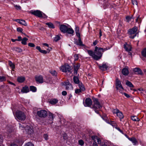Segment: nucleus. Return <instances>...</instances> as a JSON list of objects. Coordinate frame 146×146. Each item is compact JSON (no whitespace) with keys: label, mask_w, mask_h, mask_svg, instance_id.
Segmentation results:
<instances>
[{"label":"nucleus","mask_w":146,"mask_h":146,"mask_svg":"<svg viewBox=\"0 0 146 146\" xmlns=\"http://www.w3.org/2000/svg\"><path fill=\"white\" fill-rule=\"evenodd\" d=\"M48 115L49 117L50 118V120L51 121V122L50 123H52L53 122L54 119V115L50 112H49L48 113Z\"/></svg>","instance_id":"19"},{"label":"nucleus","mask_w":146,"mask_h":146,"mask_svg":"<svg viewBox=\"0 0 146 146\" xmlns=\"http://www.w3.org/2000/svg\"><path fill=\"white\" fill-rule=\"evenodd\" d=\"M25 129L27 133L31 135L33 133V128L30 127L29 126H27L25 127Z\"/></svg>","instance_id":"7"},{"label":"nucleus","mask_w":146,"mask_h":146,"mask_svg":"<svg viewBox=\"0 0 146 146\" xmlns=\"http://www.w3.org/2000/svg\"><path fill=\"white\" fill-rule=\"evenodd\" d=\"M115 128L116 129H117L118 131H120L121 133H122L123 134V131L121 130L120 128L118 127H115Z\"/></svg>","instance_id":"58"},{"label":"nucleus","mask_w":146,"mask_h":146,"mask_svg":"<svg viewBox=\"0 0 146 146\" xmlns=\"http://www.w3.org/2000/svg\"><path fill=\"white\" fill-rule=\"evenodd\" d=\"M74 60L75 61L77 60L79 58L78 54H75L74 56Z\"/></svg>","instance_id":"50"},{"label":"nucleus","mask_w":146,"mask_h":146,"mask_svg":"<svg viewBox=\"0 0 146 146\" xmlns=\"http://www.w3.org/2000/svg\"><path fill=\"white\" fill-rule=\"evenodd\" d=\"M58 102V100L56 99H54L50 100L49 102L50 104L52 105H54L56 104Z\"/></svg>","instance_id":"22"},{"label":"nucleus","mask_w":146,"mask_h":146,"mask_svg":"<svg viewBox=\"0 0 146 146\" xmlns=\"http://www.w3.org/2000/svg\"><path fill=\"white\" fill-rule=\"evenodd\" d=\"M67 92L66 91H63L62 92V94L63 96H66L67 94Z\"/></svg>","instance_id":"61"},{"label":"nucleus","mask_w":146,"mask_h":146,"mask_svg":"<svg viewBox=\"0 0 146 146\" xmlns=\"http://www.w3.org/2000/svg\"><path fill=\"white\" fill-rule=\"evenodd\" d=\"M25 80L24 77L20 76L18 77L17 78V81L20 83L23 82Z\"/></svg>","instance_id":"25"},{"label":"nucleus","mask_w":146,"mask_h":146,"mask_svg":"<svg viewBox=\"0 0 146 146\" xmlns=\"http://www.w3.org/2000/svg\"><path fill=\"white\" fill-rule=\"evenodd\" d=\"M22 39L21 36H19L18 37V39H17V40L18 41H20L22 40Z\"/></svg>","instance_id":"63"},{"label":"nucleus","mask_w":146,"mask_h":146,"mask_svg":"<svg viewBox=\"0 0 146 146\" xmlns=\"http://www.w3.org/2000/svg\"><path fill=\"white\" fill-rule=\"evenodd\" d=\"M65 33L70 35V36H72L74 35V31L71 28L68 27Z\"/></svg>","instance_id":"13"},{"label":"nucleus","mask_w":146,"mask_h":146,"mask_svg":"<svg viewBox=\"0 0 146 146\" xmlns=\"http://www.w3.org/2000/svg\"><path fill=\"white\" fill-rule=\"evenodd\" d=\"M116 88L117 90H119L120 93L123 94L124 89L122 86H119V87H118V88Z\"/></svg>","instance_id":"35"},{"label":"nucleus","mask_w":146,"mask_h":146,"mask_svg":"<svg viewBox=\"0 0 146 146\" xmlns=\"http://www.w3.org/2000/svg\"><path fill=\"white\" fill-rule=\"evenodd\" d=\"M126 84L128 86L131 88H134V86L133 85L132 83L128 80H127L126 82Z\"/></svg>","instance_id":"30"},{"label":"nucleus","mask_w":146,"mask_h":146,"mask_svg":"<svg viewBox=\"0 0 146 146\" xmlns=\"http://www.w3.org/2000/svg\"><path fill=\"white\" fill-rule=\"evenodd\" d=\"M123 94H124V95L127 98H129L130 97V96L128 94H127L125 93H123Z\"/></svg>","instance_id":"60"},{"label":"nucleus","mask_w":146,"mask_h":146,"mask_svg":"<svg viewBox=\"0 0 146 146\" xmlns=\"http://www.w3.org/2000/svg\"><path fill=\"white\" fill-rule=\"evenodd\" d=\"M17 31L18 32H20L22 33L23 31V29L20 27H18L17 28Z\"/></svg>","instance_id":"54"},{"label":"nucleus","mask_w":146,"mask_h":146,"mask_svg":"<svg viewBox=\"0 0 146 146\" xmlns=\"http://www.w3.org/2000/svg\"><path fill=\"white\" fill-rule=\"evenodd\" d=\"M103 48H98L97 46L95 48V53L96 54L95 60H98L100 59L102 56V50Z\"/></svg>","instance_id":"2"},{"label":"nucleus","mask_w":146,"mask_h":146,"mask_svg":"<svg viewBox=\"0 0 146 146\" xmlns=\"http://www.w3.org/2000/svg\"><path fill=\"white\" fill-rule=\"evenodd\" d=\"M25 146H34V145L31 142H29L26 143Z\"/></svg>","instance_id":"45"},{"label":"nucleus","mask_w":146,"mask_h":146,"mask_svg":"<svg viewBox=\"0 0 146 146\" xmlns=\"http://www.w3.org/2000/svg\"><path fill=\"white\" fill-rule=\"evenodd\" d=\"M92 104V102L91 99L90 98L86 99L85 101L84 106H90Z\"/></svg>","instance_id":"9"},{"label":"nucleus","mask_w":146,"mask_h":146,"mask_svg":"<svg viewBox=\"0 0 146 146\" xmlns=\"http://www.w3.org/2000/svg\"><path fill=\"white\" fill-rule=\"evenodd\" d=\"M76 35L79 38H80V33L79 32H76Z\"/></svg>","instance_id":"57"},{"label":"nucleus","mask_w":146,"mask_h":146,"mask_svg":"<svg viewBox=\"0 0 146 146\" xmlns=\"http://www.w3.org/2000/svg\"><path fill=\"white\" fill-rule=\"evenodd\" d=\"M81 92V90L80 89H76L75 90V93L77 94H79Z\"/></svg>","instance_id":"42"},{"label":"nucleus","mask_w":146,"mask_h":146,"mask_svg":"<svg viewBox=\"0 0 146 146\" xmlns=\"http://www.w3.org/2000/svg\"><path fill=\"white\" fill-rule=\"evenodd\" d=\"M60 29L61 31L64 33H65V32L68 29V27L64 25H60Z\"/></svg>","instance_id":"12"},{"label":"nucleus","mask_w":146,"mask_h":146,"mask_svg":"<svg viewBox=\"0 0 146 146\" xmlns=\"http://www.w3.org/2000/svg\"><path fill=\"white\" fill-rule=\"evenodd\" d=\"M60 69L62 72H70L71 70V68L70 66L68 64H65L60 67Z\"/></svg>","instance_id":"6"},{"label":"nucleus","mask_w":146,"mask_h":146,"mask_svg":"<svg viewBox=\"0 0 146 146\" xmlns=\"http://www.w3.org/2000/svg\"><path fill=\"white\" fill-rule=\"evenodd\" d=\"M79 144L81 146H83L84 144V142L83 140L82 139L78 141Z\"/></svg>","instance_id":"47"},{"label":"nucleus","mask_w":146,"mask_h":146,"mask_svg":"<svg viewBox=\"0 0 146 146\" xmlns=\"http://www.w3.org/2000/svg\"><path fill=\"white\" fill-rule=\"evenodd\" d=\"M17 118L19 120L24 121L26 118V115L24 113L21 111H17L16 113Z\"/></svg>","instance_id":"4"},{"label":"nucleus","mask_w":146,"mask_h":146,"mask_svg":"<svg viewBox=\"0 0 146 146\" xmlns=\"http://www.w3.org/2000/svg\"><path fill=\"white\" fill-rule=\"evenodd\" d=\"M73 88V87L71 84H69L68 86H66V90H71Z\"/></svg>","instance_id":"39"},{"label":"nucleus","mask_w":146,"mask_h":146,"mask_svg":"<svg viewBox=\"0 0 146 146\" xmlns=\"http://www.w3.org/2000/svg\"><path fill=\"white\" fill-rule=\"evenodd\" d=\"M30 90L33 92H36V87L33 86H31L30 87Z\"/></svg>","instance_id":"37"},{"label":"nucleus","mask_w":146,"mask_h":146,"mask_svg":"<svg viewBox=\"0 0 146 146\" xmlns=\"http://www.w3.org/2000/svg\"><path fill=\"white\" fill-rule=\"evenodd\" d=\"M73 81L76 84H79L80 83L79 82V80L78 78L76 76H74L73 78Z\"/></svg>","instance_id":"29"},{"label":"nucleus","mask_w":146,"mask_h":146,"mask_svg":"<svg viewBox=\"0 0 146 146\" xmlns=\"http://www.w3.org/2000/svg\"><path fill=\"white\" fill-rule=\"evenodd\" d=\"M92 139L93 140L94 142L98 144H100L101 143V140L100 139L98 138L97 136L93 135L92 136Z\"/></svg>","instance_id":"10"},{"label":"nucleus","mask_w":146,"mask_h":146,"mask_svg":"<svg viewBox=\"0 0 146 146\" xmlns=\"http://www.w3.org/2000/svg\"><path fill=\"white\" fill-rule=\"evenodd\" d=\"M17 9H20L21 7L20 6L17 5H15L14 6Z\"/></svg>","instance_id":"56"},{"label":"nucleus","mask_w":146,"mask_h":146,"mask_svg":"<svg viewBox=\"0 0 146 146\" xmlns=\"http://www.w3.org/2000/svg\"><path fill=\"white\" fill-rule=\"evenodd\" d=\"M78 42H76L75 43L77 45L80 46H84V45L83 44L81 41V38H79L78 39Z\"/></svg>","instance_id":"23"},{"label":"nucleus","mask_w":146,"mask_h":146,"mask_svg":"<svg viewBox=\"0 0 146 146\" xmlns=\"http://www.w3.org/2000/svg\"><path fill=\"white\" fill-rule=\"evenodd\" d=\"M110 124L113 127H115L116 125V123L114 121H111L110 123Z\"/></svg>","instance_id":"48"},{"label":"nucleus","mask_w":146,"mask_h":146,"mask_svg":"<svg viewBox=\"0 0 146 146\" xmlns=\"http://www.w3.org/2000/svg\"><path fill=\"white\" fill-rule=\"evenodd\" d=\"M132 18V17H131L129 16H127L126 17V19L127 20V21L128 22H129L130 21H131V19Z\"/></svg>","instance_id":"46"},{"label":"nucleus","mask_w":146,"mask_h":146,"mask_svg":"<svg viewBox=\"0 0 146 146\" xmlns=\"http://www.w3.org/2000/svg\"><path fill=\"white\" fill-rule=\"evenodd\" d=\"M47 114V112L44 110H41L37 112V115L40 117H45Z\"/></svg>","instance_id":"5"},{"label":"nucleus","mask_w":146,"mask_h":146,"mask_svg":"<svg viewBox=\"0 0 146 146\" xmlns=\"http://www.w3.org/2000/svg\"><path fill=\"white\" fill-rule=\"evenodd\" d=\"M121 72L124 75L127 76L129 74L128 67L126 66L125 68H123Z\"/></svg>","instance_id":"14"},{"label":"nucleus","mask_w":146,"mask_h":146,"mask_svg":"<svg viewBox=\"0 0 146 146\" xmlns=\"http://www.w3.org/2000/svg\"><path fill=\"white\" fill-rule=\"evenodd\" d=\"M98 41L97 40H96L93 42V44L94 46L96 45L98 43Z\"/></svg>","instance_id":"59"},{"label":"nucleus","mask_w":146,"mask_h":146,"mask_svg":"<svg viewBox=\"0 0 146 146\" xmlns=\"http://www.w3.org/2000/svg\"><path fill=\"white\" fill-rule=\"evenodd\" d=\"M50 51V50H49L48 51H46V50H42L40 51V52L44 54H46L47 53H48Z\"/></svg>","instance_id":"43"},{"label":"nucleus","mask_w":146,"mask_h":146,"mask_svg":"<svg viewBox=\"0 0 146 146\" xmlns=\"http://www.w3.org/2000/svg\"><path fill=\"white\" fill-rule=\"evenodd\" d=\"M36 48L38 50H39V51L40 52V51H41V48H40V46H37L36 47Z\"/></svg>","instance_id":"64"},{"label":"nucleus","mask_w":146,"mask_h":146,"mask_svg":"<svg viewBox=\"0 0 146 146\" xmlns=\"http://www.w3.org/2000/svg\"><path fill=\"white\" fill-rule=\"evenodd\" d=\"M132 3L133 5H137V2L136 0H132Z\"/></svg>","instance_id":"53"},{"label":"nucleus","mask_w":146,"mask_h":146,"mask_svg":"<svg viewBox=\"0 0 146 146\" xmlns=\"http://www.w3.org/2000/svg\"><path fill=\"white\" fill-rule=\"evenodd\" d=\"M63 85H64L66 86H68L69 84H71L70 83L69 81H67L66 82H65L64 83H63Z\"/></svg>","instance_id":"51"},{"label":"nucleus","mask_w":146,"mask_h":146,"mask_svg":"<svg viewBox=\"0 0 146 146\" xmlns=\"http://www.w3.org/2000/svg\"><path fill=\"white\" fill-rule=\"evenodd\" d=\"M46 25H47L49 28L52 29H54L55 28L53 24L50 22L46 23Z\"/></svg>","instance_id":"33"},{"label":"nucleus","mask_w":146,"mask_h":146,"mask_svg":"<svg viewBox=\"0 0 146 146\" xmlns=\"http://www.w3.org/2000/svg\"><path fill=\"white\" fill-rule=\"evenodd\" d=\"M117 117H119L120 119H122L123 118V115L122 113L119 110L118 112H117Z\"/></svg>","instance_id":"28"},{"label":"nucleus","mask_w":146,"mask_h":146,"mask_svg":"<svg viewBox=\"0 0 146 146\" xmlns=\"http://www.w3.org/2000/svg\"><path fill=\"white\" fill-rule=\"evenodd\" d=\"M60 36L57 35L55 37H54V40L56 42L58 40H60Z\"/></svg>","instance_id":"41"},{"label":"nucleus","mask_w":146,"mask_h":146,"mask_svg":"<svg viewBox=\"0 0 146 146\" xmlns=\"http://www.w3.org/2000/svg\"><path fill=\"white\" fill-rule=\"evenodd\" d=\"M28 45L29 46L31 47H33L35 46V45L34 43H29L28 44Z\"/></svg>","instance_id":"52"},{"label":"nucleus","mask_w":146,"mask_h":146,"mask_svg":"<svg viewBox=\"0 0 146 146\" xmlns=\"http://www.w3.org/2000/svg\"><path fill=\"white\" fill-rule=\"evenodd\" d=\"M99 68L102 70L104 71L107 69L108 66L105 63H103L102 65H98Z\"/></svg>","instance_id":"11"},{"label":"nucleus","mask_w":146,"mask_h":146,"mask_svg":"<svg viewBox=\"0 0 146 146\" xmlns=\"http://www.w3.org/2000/svg\"><path fill=\"white\" fill-rule=\"evenodd\" d=\"M28 40V39L26 37L23 38L21 41V43L23 45L27 44V41Z\"/></svg>","instance_id":"31"},{"label":"nucleus","mask_w":146,"mask_h":146,"mask_svg":"<svg viewBox=\"0 0 146 146\" xmlns=\"http://www.w3.org/2000/svg\"><path fill=\"white\" fill-rule=\"evenodd\" d=\"M31 13L38 17H41L42 16V12L39 10H37L32 11L31 12Z\"/></svg>","instance_id":"8"},{"label":"nucleus","mask_w":146,"mask_h":146,"mask_svg":"<svg viewBox=\"0 0 146 146\" xmlns=\"http://www.w3.org/2000/svg\"><path fill=\"white\" fill-rule=\"evenodd\" d=\"M6 77L4 76H0V82H2L6 81Z\"/></svg>","instance_id":"38"},{"label":"nucleus","mask_w":146,"mask_h":146,"mask_svg":"<svg viewBox=\"0 0 146 146\" xmlns=\"http://www.w3.org/2000/svg\"><path fill=\"white\" fill-rule=\"evenodd\" d=\"M15 21L19 23L24 25V26H27V24L25 20H19L18 19H16L15 20Z\"/></svg>","instance_id":"16"},{"label":"nucleus","mask_w":146,"mask_h":146,"mask_svg":"<svg viewBox=\"0 0 146 146\" xmlns=\"http://www.w3.org/2000/svg\"><path fill=\"white\" fill-rule=\"evenodd\" d=\"M137 29V27L135 26L132 28L129 29L128 33L131 35L129 36L130 38L133 39L136 36Z\"/></svg>","instance_id":"3"},{"label":"nucleus","mask_w":146,"mask_h":146,"mask_svg":"<svg viewBox=\"0 0 146 146\" xmlns=\"http://www.w3.org/2000/svg\"><path fill=\"white\" fill-rule=\"evenodd\" d=\"M141 54L144 57L146 58V48L142 51Z\"/></svg>","instance_id":"36"},{"label":"nucleus","mask_w":146,"mask_h":146,"mask_svg":"<svg viewBox=\"0 0 146 146\" xmlns=\"http://www.w3.org/2000/svg\"><path fill=\"white\" fill-rule=\"evenodd\" d=\"M87 52L90 56H91L95 60L96 54L95 53V52H94L92 50H87Z\"/></svg>","instance_id":"17"},{"label":"nucleus","mask_w":146,"mask_h":146,"mask_svg":"<svg viewBox=\"0 0 146 146\" xmlns=\"http://www.w3.org/2000/svg\"><path fill=\"white\" fill-rule=\"evenodd\" d=\"M133 71L136 74L142 75V70L139 68H135L133 69Z\"/></svg>","instance_id":"18"},{"label":"nucleus","mask_w":146,"mask_h":146,"mask_svg":"<svg viewBox=\"0 0 146 146\" xmlns=\"http://www.w3.org/2000/svg\"><path fill=\"white\" fill-rule=\"evenodd\" d=\"M43 137L46 140H47L48 139V136L46 134H45L44 135Z\"/></svg>","instance_id":"55"},{"label":"nucleus","mask_w":146,"mask_h":146,"mask_svg":"<svg viewBox=\"0 0 146 146\" xmlns=\"http://www.w3.org/2000/svg\"><path fill=\"white\" fill-rule=\"evenodd\" d=\"M115 86L116 88H118V87H119V86H122L120 81L118 78H117L116 80Z\"/></svg>","instance_id":"21"},{"label":"nucleus","mask_w":146,"mask_h":146,"mask_svg":"<svg viewBox=\"0 0 146 146\" xmlns=\"http://www.w3.org/2000/svg\"><path fill=\"white\" fill-rule=\"evenodd\" d=\"M80 65L79 64H77L75 65L74 66V69L78 70L80 67Z\"/></svg>","instance_id":"44"},{"label":"nucleus","mask_w":146,"mask_h":146,"mask_svg":"<svg viewBox=\"0 0 146 146\" xmlns=\"http://www.w3.org/2000/svg\"><path fill=\"white\" fill-rule=\"evenodd\" d=\"M75 32H79V28L78 27H76L75 29Z\"/></svg>","instance_id":"62"},{"label":"nucleus","mask_w":146,"mask_h":146,"mask_svg":"<svg viewBox=\"0 0 146 146\" xmlns=\"http://www.w3.org/2000/svg\"><path fill=\"white\" fill-rule=\"evenodd\" d=\"M119 111V110L117 109H113L112 110V112L113 113L117 114Z\"/></svg>","instance_id":"49"},{"label":"nucleus","mask_w":146,"mask_h":146,"mask_svg":"<svg viewBox=\"0 0 146 146\" xmlns=\"http://www.w3.org/2000/svg\"><path fill=\"white\" fill-rule=\"evenodd\" d=\"M78 86L80 88V89L82 91H83L85 90V89L84 86L81 83L78 84Z\"/></svg>","instance_id":"27"},{"label":"nucleus","mask_w":146,"mask_h":146,"mask_svg":"<svg viewBox=\"0 0 146 146\" xmlns=\"http://www.w3.org/2000/svg\"><path fill=\"white\" fill-rule=\"evenodd\" d=\"M29 91V88L28 87H23L21 90V92L23 93H26L28 92Z\"/></svg>","instance_id":"24"},{"label":"nucleus","mask_w":146,"mask_h":146,"mask_svg":"<svg viewBox=\"0 0 146 146\" xmlns=\"http://www.w3.org/2000/svg\"><path fill=\"white\" fill-rule=\"evenodd\" d=\"M124 48L125 50L127 51L131 50V47L130 45L128 44H124Z\"/></svg>","instance_id":"20"},{"label":"nucleus","mask_w":146,"mask_h":146,"mask_svg":"<svg viewBox=\"0 0 146 146\" xmlns=\"http://www.w3.org/2000/svg\"><path fill=\"white\" fill-rule=\"evenodd\" d=\"M131 119L134 121H139V119L136 116H132L131 117Z\"/></svg>","instance_id":"34"},{"label":"nucleus","mask_w":146,"mask_h":146,"mask_svg":"<svg viewBox=\"0 0 146 146\" xmlns=\"http://www.w3.org/2000/svg\"><path fill=\"white\" fill-rule=\"evenodd\" d=\"M9 64L10 66L12 69V70L14 71V70L13 69L15 68V64L10 61H9Z\"/></svg>","instance_id":"32"},{"label":"nucleus","mask_w":146,"mask_h":146,"mask_svg":"<svg viewBox=\"0 0 146 146\" xmlns=\"http://www.w3.org/2000/svg\"><path fill=\"white\" fill-rule=\"evenodd\" d=\"M50 73L53 76H56L57 75V73L54 70H52L50 71Z\"/></svg>","instance_id":"40"},{"label":"nucleus","mask_w":146,"mask_h":146,"mask_svg":"<svg viewBox=\"0 0 146 146\" xmlns=\"http://www.w3.org/2000/svg\"><path fill=\"white\" fill-rule=\"evenodd\" d=\"M102 106L99 102L97 99L96 98L94 100V104L92 106V108L94 109L95 112L99 114V111L101 108Z\"/></svg>","instance_id":"1"},{"label":"nucleus","mask_w":146,"mask_h":146,"mask_svg":"<svg viewBox=\"0 0 146 146\" xmlns=\"http://www.w3.org/2000/svg\"><path fill=\"white\" fill-rule=\"evenodd\" d=\"M128 139L131 141L134 145H136L137 143V141L135 138H128Z\"/></svg>","instance_id":"26"},{"label":"nucleus","mask_w":146,"mask_h":146,"mask_svg":"<svg viewBox=\"0 0 146 146\" xmlns=\"http://www.w3.org/2000/svg\"><path fill=\"white\" fill-rule=\"evenodd\" d=\"M36 81L39 83H42L43 82V77L41 76L35 77Z\"/></svg>","instance_id":"15"}]
</instances>
